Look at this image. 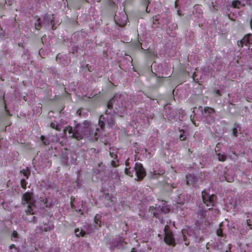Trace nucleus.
Listing matches in <instances>:
<instances>
[{
    "label": "nucleus",
    "instance_id": "nucleus-1",
    "mask_svg": "<svg viewBox=\"0 0 252 252\" xmlns=\"http://www.w3.org/2000/svg\"><path fill=\"white\" fill-rule=\"evenodd\" d=\"M127 95L125 94L116 93L108 101L107 110L104 115L99 117L98 124L102 129L107 125L111 127L115 124V116H122L126 108L131 109L132 104L126 102Z\"/></svg>",
    "mask_w": 252,
    "mask_h": 252
},
{
    "label": "nucleus",
    "instance_id": "nucleus-2",
    "mask_svg": "<svg viewBox=\"0 0 252 252\" xmlns=\"http://www.w3.org/2000/svg\"><path fill=\"white\" fill-rule=\"evenodd\" d=\"M100 129L94 126L85 124H77L74 127L67 126L63 129L64 133L67 132L68 137L80 140L84 138L92 141H97L99 137L97 132Z\"/></svg>",
    "mask_w": 252,
    "mask_h": 252
},
{
    "label": "nucleus",
    "instance_id": "nucleus-3",
    "mask_svg": "<svg viewBox=\"0 0 252 252\" xmlns=\"http://www.w3.org/2000/svg\"><path fill=\"white\" fill-rule=\"evenodd\" d=\"M126 167L125 173L126 175L133 177L134 173L136 175L135 180L138 181L142 180L146 176V172L142 163L136 162L133 168L130 166L129 159H127L125 162Z\"/></svg>",
    "mask_w": 252,
    "mask_h": 252
},
{
    "label": "nucleus",
    "instance_id": "nucleus-4",
    "mask_svg": "<svg viewBox=\"0 0 252 252\" xmlns=\"http://www.w3.org/2000/svg\"><path fill=\"white\" fill-rule=\"evenodd\" d=\"M22 204L25 206V212L27 215H33V208L35 207V199L33 193L27 191L22 196Z\"/></svg>",
    "mask_w": 252,
    "mask_h": 252
},
{
    "label": "nucleus",
    "instance_id": "nucleus-5",
    "mask_svg": "<svg viewBox=\"0 0 252 252\" xmlns=\"http://www.w3.org/2000/svg\"><path fill=\"white\" fill-rule=\"evenodd\" d=\"M201 196L203 200V204L208 207V210L212 211L213 213L218 214L220 211L217 209H213L217 199V196L214 194H210L209 190L204 189L201 192Z\"/></svg>",
    "mask_w": 252,
    "mask_h": 252
},
{
    "label": "nucleus",
    "instance_id": "nucleus-6",
    "mask_svg": "<svg viewBox=\"0 0 252 252\" xmlns=\"http://www.w3.org/2000/svg\"><path fill=\"white\" fill-rule=\"evenodd\" d=\"M164 242L168 245L175 247L176 246L175 239L169 226L166 225L164 228Z\"/></svg>",
    "mask_w": 252,
    "mask_h": 252
},
{
    "label": "nucleus",
    "instance_id": "nucleus-7",
    "mask_svg": "<svg viewBox=\"0 0 252 252\" xmlns=\"http://www.w3.org/2000/svg\"><path fill=\"white\" fill-rule=\"evenodd\" d=\"M126 245V243L125 242L124 238L120 235L115 236L109 243V245L111 249H124Z\"/></svg>",
    "mask_w": 252,
    "mask_h": 252
},
{
    "label": "nucleus",
    "instance_id": "nucleus-8",
    "mask_svg": "<svg viewBox=\"0 0 252 252\" xmlns=\"http://www.w3.org/2000/svg\"><path fill=\"white\" fill-rule=\"evenodd\" d=\"M165 115L169 120H175L180 111V110L174 109L169 105L165 106Z\"/></svg>",
    "mask_w": 252,
    "mask_h": 252
},
{
    "label": "nucleus",
    "instance_id": "nucleus-9",
    "mask_svg": "<svg viewBox=\"0 0 252 252\" xmlns=\"http://www.w3.org/2000/svg\"><path fill=\"white\" fill-rule=\"evenodd\" d=\"M186 178L187 185L195 187L199 179V177L197 174H188L186 175Z\"/></svg>",
    "mask_w": 252,
    "mask_h": 252
},
{
    "label": "nucleus",
    "instance_id": "nucleus-10",
    "mask_svg": "<svg viewBox=\"0 0 252 252\" xmlns=\"http://www.w3.org/2000/svg\"><path fill=\"white\" fill-rule=\"evenodd\" d=\"M127 16L125 12L120 14V16L115 15L114 20L116 24L120 27H124L127 22Z\"/></svg>",
    "mask_w": 252,
    "mask_h": 252
},
{
    "label": "nucleus",
    "instance_id": "nucleus-11",
    "mask_svg": "<svg viewBox=\"0 0 252 252\" xmlns=\"http://www.w3.org/2000/svg\"><path fill=\"white\" fill-rule=\"evenodd\" d=\"M215 112V110L214 108L209 107H205L202 112V115L209 123H210L213 120L211 114Z\"/></svg>",
    "mask_w": 252,
    "mask_h": 252
},
{
    "label": "nucleus",
    "instance_id": "nucleus-12",
    "mask_svg": "<svg viewBox=\"0 0 252 252\" xmlns=\"http://www.w3.org/2000/svg\"><path fill=\"white\" fill-rule=\"evenodd\" d=\"M208 211V208L207 209L205 208L204 204L200 203L198 206L196 213L197 218L200 220L204 219L207 216V213Z\"/></svg>",
    "mask_w": 252,
    "mask_h": 252
},
{
    "label": "nucleus",
    "instance_id": "nucleus-13",
    "mask_svg": "<svg viewBox=\"0 0 252 252\" xmlns=\"http://www.w3.org/2000/svg\"><path fill=\"white\" fill-rule=\"evenodd\" d=\"M43 224L44 225V231L45 232L50 231L54 228L53 223L48 220L44 221Z\"/></svg>",
    "mask_w": 252,
    "mask_h": 252
},
{
    "label": "nucleus",
    "instance_id": "nucleus-14",
    "mask_svg": "<svg viewBox=\"0 0 252 252\" xmlns=\"http://www.w3.org/2000/svg\"><path fill=\"white\" fill-rule=\"evenodd\" d=\"M241 128V126L239 124L237 123H235L231 129L232 135L235 137H237L238 136V133L240 132Z\"/></svg>",
    "mask_w": 252,
    "mask_h": 252
},
{
    "label": "nucleus",
    "instance_id": "nucleus-15",
    "mask_svg": "<svg viewBox=\"0 0 252 252\" xmlns=\"http://www.w3.org/2000/svg\"><path fill=\"white\" fill-rule=\"evenodd\" d=\"M43 20L47 23L48 25L49 24L52 25V29L54 30V21L53 17H52L50 15L47 14L44 15Z\"/></svg>",
    "mask_w": 252,
    "mask_h": 252
},
{
    "label": "nucleus",
    "instance_id": "nucleus-16",
    "mask_svg": "<svg viewBox=\"0 0 252 252\" xmlns=\"http://www.w3.org/2000/svg\"><path fill=\"white\" fill-rule=\"evenodd\" d=\"M188 234L190 236H192L194 238H198L199 236V230L197 227H194L193 229H190L188 231Z\"/></svg>",
    "mask_w": 252,
    "mask_h": 252
},
{
    "label": "nucleus",
    "instance_id": "nucleus-17",
    "mask_svg": "<svg viewBox=\"0 0 252 252\" xmlns=\"http://www.w3.org/2000/svg\"><path fill=\"white\" fill-rule=\"evenodd\" d=\"M118 149L115 148H110L109 149V155L114 159L117 158V154Z\"/></svg>",
    "mask_w": 252,
    "mask_h": 252
},
{
    "label": "nucleus",
    "instance_id": "nucleus-18",
    "mask_svg": "<svg viewBox=\"0 0 252 252\" xmlns=\"http://www.w3.org/2000/svg\"><path fill=\"white\" fill-rule=\"evenodd\" d=\"M231 5L235 8H240L244 6L245 4H242L241 2L238 0H234L231 2Z\"/></svg>",
    "mask_w": 252,
    "mask_h": 252
},
{
    "label": "nucleus",
    "instance_id": "nucleus-19",
    "mask_svg": "<svg viewBox=\"0 0 252 252\" xmlns=\"http://www.w3.org/2000/svg\"><path fill=\"white\" fill-rule=\"evenodd\" d=\"M243 41L246 44H252V34L249 33L246 35L243 38Z\"/></svg>",
    "mask_w": 252,
    "mask_h": 252
},
{
    "label": "nucleus",
    "instance_id": "nucleus-20",
    "mask_svg": "<svg viewBox=\"0 0 252 252\" xmlns=\"http://www.w3.org/2000/svg\"><path fill=\"white\" fill-rule=\"evenodd\" d=\"M74 232H75V235L77 237H79V236L83 237L86 234L85 231L83 230V229H81V230H80L79 228H76L75 229Z\"/></svg>",
    "mask_w": 252,
    "mask_h": 252
},
{
    "label": "nucleus",
    "instance_id": "nucleus-21",
    "mask_svg": "<svg viewBox=\"0 0 252 252\" xmlns=\"http://www.w3.org/2000/svg\"><path fill=\"white\" fill-rule=\"evenodd\" d=\"M111 177L114 180V182H118L120 180V177L119 173L116 170L111 174Z\"/></svg>",
    "mask_w": 252,
    "mask_h": 252
},
{
    "label": "nucleus",
    "instance_id": "nucleus-22",
    "mask_svg": "<svg viewBox=\"0 0 252 252\" xmlns=\"http://www.w3.org/2000/svg\"><path fill=\"white\" fill-rule=\"evenodd\" d=\"M159 207L160 208L161 212L164 214L168 213L170 211L169 208L166 206L165 202L162 203V207L159 205Z\"/></svg>",
    "mask_w": 252,
    "mask_h": 252
},
{
    "label": "nucleus",
    "instance_id": "nucleus-23",
    "mask_svg": "<svg viewBox=\"0 0 252 252\" xmlns=\"http://www.w3.org/2000/svg\"><path fill=\"white\" fill-rule=\"evenodd\" d=\"M101 216L99 214H96L94 218V222L98 225L99 227H101Z\"/></svg>",
    "mask_w": 252,
    "mask_h": 252
},
{
    "label": "nucleus",
    "instance_id": "nucleus-24",
    "mask_svg": "<svg viewBox=\"0 0 252 252\" xmlns=\"http://www.w3.org/2000/svg\"><path fill=\"white\" fill-rule=\"evenodd\" d=\"M217 156H218V159L220 161H222V162L224 161L227 159V157L224 154H221V153H219L218 154H217Z\"/></svg>",
    "mask_w": 252,
    "mask_h": 252
},
{
    "label": "nucleus",
    "instance_id": "nucleus-25",
    "mask_svg": "<svg viewBox=\"0 0 252 252\" xmlns=\"http://www.w3.org/2000/svg\"><path fill=\"white\" fill-rule=\"evenodd\" d=\"M35 28L37 30H39L41 28V23L40 19L38 18L35 22L34 23Z\"/></svg>",
    "mask_w": 252,
    "mask_h": 252
},
{
    "label": "nucleus",
    "instance_id": "nucleus-26",
    "mask_svg": "<svg viewBox=\"0 0 252 252\" xmlns=\"http://www.w3.org/2000/svg\"><path fill=\"white\" fill-rule=\"evenodd\" d=\"M39 199V201L42 202L46 207H50V205L48 203L46 199H45L42 197H40Z\"/></svg>",
    "mask_w": 252,
    "mask_h": 252
},
{
    "label": "nucleus",
    "instance_id": "nucleus-27",
    "mask_svg": "<svg viewBox=\"0 0 252 252\" xmlns=\"http://www.w3.org/2000/svg\"><path fill=\"white\" fill-rule=\"evenodd\" d=\"M28 183L26 181L25 179H22L20 181V185L21 187L24 189H26L27 188V185Z\"/></svg>",
    "mask_w": 252,
    "mask_h": 252
},
{
    "label": "nucleus",
    "instance_id": "nucleus-28",
    "mask_svg": "<svg viewBox=\"0 0 252 252\" xmlns=\"http://www.w3.org/2000/svg\"><path fill=\"white\" fill-rule=\"evenodd\" d=\"M41 140L44 145H48L49 144V140L48 138H45L44 136L42 135L40 137Z\"/></svg>",
    "mask_w": 252,
    "mask_h": 252
},
{
    "label": "nucleus",
    "instance_id": "nucleus-29",
    "mask_svg": "<svg viewBox=\"0 0 252 252\" xmlns=\"http://www.w3.org/2000/svg\"><path fill=\"white\" fill-rule=\"evenodd\" d=\"M111 165L114 167H117L119 166V161L117 159H113L111 162Z\"/></svg>",
    "mask_w": 252,
    "mask_h": 252
},
{
    "label": "nucleus",
    "instance_id": "nucleus-30",
    "mask_svg": "<svg viewBox=\"0 0 252 252\" xmlns=\"http://www.w3.org/2000/svg\"><path fill=\"white\" fill-rule=\"evenodd\" d=\"M21 172L24 174V176L26 177V179H28L29 175L30 174V171L29 169H24Z\"/></svg>",
    "mask_w": 252,
    "mask_h": 252
},
{
    "label": "nucleus",
    "instance_id": "nucleus-31",
    "mask_svg": "<svg viewBox=\"0 0 252 252\" xmlns=\"http://www.w3.org/2000/svg\"><path fill=\"white\" fill-rule=\"evenodd\" d=\"M9 252H19V251L14 244H11L9 246Z\"/></svg>",
    "mask_w": 252,
    "mask_h": 252
},
{
    "label": "nucleus",
    "instance_id": "nucleus-32",
    "mask_svg": "<svg viewBox=\"0 0 252 252\" xmlns=\"http://www.w3.org/2000/svg\"><path fill=\"white\" fill-rule=\"evenodd\" d=\"M154 171L153 172V175H162L164 173V171L162 169H159L158 172L155 170V168L153 169Z\"/></svg>",
    "mask_w": 252,
    "mask_h": 252
},
{
    "label": "nucleus",
    "instance_id": "nucleus-33",
    "mask_svg": "<svg viewBox=\"0 0 252 252\" xmlns=\"http://www.w3.org/2000/svg\"><path fill=\"white\" fill-rule=\"evenodd\" d=\"M18 233L16 230H13L11 234V240L12 241H15L14 239L18 238Z\"/></svg>",
    "mask_w": 252,
    "mask_h": 252
},
{
    "label": "nucleus",
    "instance_id": "nucleus-34",
    "mask_svg": "<svg viewBox=\"0 0 252 252\" xmlns=\"http://www.w3.org/2000/svg\"><path fill=\"white\" fill-rule=\"evenodd\" d=\"M216 233H217V235L218 236H220V237L223 236V234L222 233V230L220 228L217 229Z\"/></svg>",
    "mask_w": 252,
    "mask_h": 252
},
{
    "label": "nucleus",
    "instance_id": "nucleus-35",
    "mask_svg": "<svg viewBox=\"0 0 252 252\" xmlns=\"http://www.w3.org/2000/svg\"><path fill=\"white\" fill-rule=\"evenodd\" d=\"M237 44L238 46L241 48L243 47L244 45H247L243 41V38H242V39H241V40L238 41L237 42Z\"/></svg>",
    "mask_w": 252,
    "mask_h": 252
},
{
    "label": "nucleus",
    "instance_id": "nucleus-36",
    "mask_svg": "<svg viewBox=\"0 0 252 252\" xmlns=\"http://www.w3.org/2000/svg\"><path fill=\"white\" fill-rule=\"evenodd\" d=\"M184 132H183L182 133H181L180 135V139L182 141L185 140L186 139V136L184 134Z\"/></svg>",
    "mask_w": 252,
    "mask_h": 252
},
{
    "label": "nucleus",
    "instance_id": "nucleus-37",
    "mask_svg": "<svg viewBox=\"0 0 252 252\" xmlns=\"http://www.w3.org/2000/svg\"><path fill=\"white\" fill-rule=\"evenodd\" d=\"M5 32L3 29L0 27V36H4Z\"/></svg>",
    "mask_w": 252,
    "mask_h": 252
},
{
    "label": "nucleus",
    "instance_id": "nucleus-38",
    "mask_svg": "<svg viewBox=\"0 0 252 252\" xmlns=\"http://www.w3.org/2000/svg\"><path fill=\"white\" fill-rule=\"evenodd\" d=\"M250 222H251V221H250V220H247V225L250 227V229H252V225L251 224Z\"/></svg>",
    "mask_w": 252,
    "mask_h": 252
},
{
    "label": "nucleus",
    "instance_id": "nucleus-39",
    "mask_svg": "<svg viewBox=\"0 0 252 252\" xmlns=\"http://www.w3.org/2000/svg\"><path fill=\"white\" fill-rule=\"evenodd\" d=\"M57 130L60 131V125L59 124H57L55 128Z\"/></svg>",
    "mask_w": 252,
    "mask_h": 252
},
{
    "label": "nucleus",
    "instance_id": "nucleus-40",
    "mask_svg": "<svg viewBox=\"0 0 252 252\" xmlns=\"http://www.w3.org/2000/svg\"><path fill=\"white\" fill-rule=\"evenodd\" d=\"M63 1L65 7L66 6H68V2L67 0H63Z\"/></svg>",
    "mask_w": 252,
    "mask_h": 252
},
{
    "label": "nucleus",
    "instance_id": "nucleus-41",
    "mask_svg": "<svg viewBox=\"0 0 252 252\" xmlns=\"http://www.w3.org/2000/svg\"><path fill=\"white\" fill-rule=\"evenodd\" d=\"M57 124H56L55 123H51V124H50V126L53 128H55Z\"/></svg>",
    "mask_w": 252,
    "mask_h": 252
},
{
    "label": "nucleus",
    "instance_id": "nucleus-42",
    "mask_svg": "<svg viewBox=\"0 0 252 252\" xmlns=\"http://www.w3.org/2000/svg\"><path fill=\"white\" fill-rule=\"evenodd\" d=\"M131 252H138L134 248H133L131 251Z\"/></svg>",
    "mask_w": 252,
    "mask_h": 252
},
{
    "label": "nucleus",
    "instance_id": "nucleus-43",
    "mask_svg": "<svg viewBox=\"0 0 252 252\" xmlns=\"http://www.w3.org/2000/svg\"><path fill=\"white\" fill-rule=\"evenodd\" d=\"M216 93L218 94V95H220V90H217L216 91Z\"/></svg>",
    "mask_w": 252,
    "mask_h": 252
},
{
    "label": "nucleus",
    "instance_id": "nucleus-44",
    "mask_svg": "<svg viewBox=\"0 0 252 252\" xmlns=\"http://www.w3.org/2000/svg\"><path fill=\"white\" fill-rule=\"evenodd\" d=\"M35 217H34V216H33V217H32V219H31V220H30V221H34V220H35Z\"/></svg>",
    "mask_w": 252,
    "mask_h": 252
},
{
    "label": "nucleus",
    "instance_id": "nucleus-45",
    "mask_svg": "<svg viewBox=\"0 0 252 252\" xmlns=\"http://www.w3.org/2000/svg\"><path fill=\"white\" fill-rule=\"evenodd\" d=\"M5 111H6V112H7V114H8V115H9V113H9V111L8 110H7V109H6V107L5 106Z\"/></svg>",
    "mask_w": 252,
    "mask_h": 252
},
{
    "label": "nucleus",
    "instance_id": "nucleus-46",
    "mask_svg": "<svg viewBox=\"0 0 252 252\" xmlns=\"http://www.w3.org/2000/svg\"><path fill=\"white\" fill-rule=\"evenodd\" d=\"M250 27L252 30V18L251 19V21H250Z\"/></svg>",
    "mask_w": 252,
    "mask_h": 252
},
{
    "label": "nucleus",
    "instance_id": "nucleus-47",
    "mask_svg": "<svg viewBox=\"0 0 252 252\" xmlns=\"http://www.w3.org/2000/svg\"><path fill=\"white\" fill-rule=\"evenodd\" d=\"M158 237H160V238H161V235L158 234Z\"/></svg>",
    "mask_w": 252,
    "mask_h": 252
},
{
    "label": "nucleus",
    "instance_id": "nucleus-48",
    "mask_svg": "<svg viewBox=\"0 0 252 252\" xmlns=\"http://www.w3.org/2000/svg\"><path fill=\"white\" fill-rule=\"evenodd\" d=\"M226 180L227 181V182H232L231 181H230V180H227V179H226Z\"/></svg>",
    "mask_w": 252,
    "mask_h": 252
},
{
    "label": "nucleus",
    "instance_id": "nucleus-49",
    "mask_svg": "<svg viewBox=\"0 0 252 252\" xmlns=\"http://www.w3.org/2000/svg\"><path fill=\"white\" fill-rule=\"evenodd\" d=\"M248 1H251L252 0H246Z\"/></svg>",
    "mask_w": 252,
    "mask_h": 252
},
{
    "label": "nucleus",
    "instance_id": "nucleus-50",
    "mask_svg": "<svg viewBox=\"0 0 252 252\" xmlns=\"http://www.w3.org/2000/svg\"><path fill=\"white\" fill-rule=\"evenodd\" d=\"M154 215L155 216H156L155 213L154 214Z\"/></svg>",
    "mask_w": 252,
    "mask_h": 252
},
{
    "label": "nucleus",
    "instance_id": "nucleus-51",
    "mask_svg": "<svg viewBox=\"0 0 252 252\" xmlns=\"http://www.w3.org/2000/svg\"><path fill=\"white\" fill-rule=\"evenodd\" d=\"M225 252H229V251H226Z\"/></svg>",
    "mask_w": 252,
    "mask_h": 252
}]
</instances>
